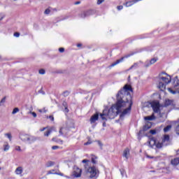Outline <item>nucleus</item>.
I'll use <instances>...</instances> for the list:
<instances>
[{
	"label": "nucleus",
	"instance_id": "obj_1",
	"mask_svg": "<svg viewBox=\"0 0 179 179\" xmlns=\"http://www.w3.org/2000/svg\"><path fill=\"white\" fill-rule=\"evenodd\" d=\"M129 92H132V87L128 85H124L123 89L118 92L116 104L113 105L108 110H103L100 114L102 121L114 120L120 113V120H124L131 113L134 103Z\"/></svg>",
	"mask_w": 179,
	"mask_h": 179
},
{
	"label": "nucleus",
	"instance_id": "obj_2",
	"mask_svg": "<svg viewBox=\"0 0 179 179\" xmlns=\"http://www.w3.org/2000/svg\"><path fill=\"white\" fill-rule=\"evenodd\" d=\"M20 139L24 143L31 145L32 143H34V142L37 141L38 138L27 134H20Z\"/></svg>",
	"mask_w": 179,
	"mask_h": 179
},
{
	"label": "nucleus",
	"instance_id": "obj_3",
	"mask_svg": "<svg viewBox=\"0 0 179 179\" xmlns=\"http://www.w3.org/2000/svg\"><path fill=\"white\" fill-rule=\"evenodd\" d=\"M171 82V77L170 76H167L166 77L159 76V83L158 85V87L162 92H164L166 90V85H169Z\"/></svg>",
	"mask_w": 179,
	"mask_h": 179
},
{
	"label": "nucleus",
	"instance_id": "obj_4",
	"mask_svg": "<svg viewBox=\"0 0 179 179\" xmlns=\"http://www.w3.org/2000/svg\"><path fill=\"white\" fill-rule=\"evenodd\" d=\"M86 172L90 178H97L99 177V174H100V172L99 171V169L96 168V166H90L89 168H86Z\"/></svg>",
	"mask_w": 179,
	"mask_h": 179
},
{
	"label": "nucleus",
	"instance_id": "obj_5",
	"mask_svg": "<svg viewBox=\"0 0 179 179\" xmlns=\"http://www.w3.org/2000/svg\"><path fill=\"white\" fill-rule=\"evenodd\" d=\"M150 106L152 108L154 113H160V103L159 101H154L150 103Z\"/></svg>",
	"mask_w": 179,
	"mask_h": 179
},
{
	"label": "nucleus",
	"instance_id": "obj_6",
	"mask_svg": "<svg viewBox=\"0 0 179 179\" xmlns=\"http://www.w3.org/2000/svg\"><path fill=\"white\" fill-rule=\"evenodd\" d=\"M135 54V52H131L129 55H127L126 56L122 57L120 59H117L116 62H113L111 65H110V68H113V66H115V65H118V64H120V62H122V61H124V58H129V57H132V55H134Z\"/></svg>",
	"mask_w": 179,
	"mask_h": 179
},
{
	"label": "nucleus",
	"instance_id": "obj_7",
	"mask_svg": "<svg viewBox=\"0 0 179 179\" xmlns=\"http://www.w3.org/2000/svg\"><path fill=\"white\" fill-rule=\"evenodd\" d=\"M94 13V10H93L84 11L80 14V17H82L83 19H85V17H89V16H91V15H93Z\"/></svg>",
	"mask_w": 179,
	"mask_h": 179
},
{
	"label": "nucleus",
	"instance_id": "obj_8",
	"mask_svg": "<svg viewBox=\"0 0 179 179\" xmlns=\"http://www.w3.org/2000/svg\"><path fill=\"white\" fill-rule=\"evenodd\" d=\"M73 175V177H76V178L80 177L82 176V169L78 167H74Z\"/></svg>",
	"mask_w": 179,
	"mask_h": 179
},
{
	"label": "nucleus",
	"instance_id": "obj_9",
	"mask_svg": "<svg viewBox=\"0 0 179 179\" xmlns=\"http://www.w3.org/2000/svg\"><path fill=\"white\" fill-rule=\"evenodd\" d=\"M139 1L142 0H130L129 1L126 2L124 5L127 8H129V6H132V5H135L136 2H139Z\"/></svg>",
	"mask_w": 179,
	"mask_h": 179
},
{
	"label": "nucleus",
	"instance_id": "obj_10",
	"mask_svg": "<svg viewBox=\"0 0 179 179\" xmlns=\"http://www.w3.org/2000/svg\"><path fill=\"white\" fill-rule=\"evenodd\" d=\"M156 143H157V141H156V138L155 137H151L149 141V145L151 148H153V146H156Z\"/></svg>",
	"mask_w": 179,
	"mask_h": 179
},
{
	"label": "nucleus",
	"instance_id": "obj_11",
	"mask_svg": "<svg viewBox=\"0 0 179 179\" xmlns=\"http://www.w3.org/2000/svg\"><path fill=\"white\" fill-rule=\"evenodd\" d=\"M97 120H99V113H96L91 117L90 118L91 124H94V122H96Z\"/></svg>",
	"mask_w": 179,
	"mask_h": 179
},
{
	"label": "nucleus",
	"instance_id": "obj_12",
	"mask_svg": "<svg viewBox=\"0 0 179 179\" xmlns=\"http://www.w3.org/2000/svg\"><path fill=\"white\" fill-rule=\"evenodd\" d=\"M123 157H125L127 159L129 157V149L126 148L123 152Z\"/></svg>",
	"mask_w": 179,
	"mask_h": 179
},
{
	"label": "nucleus",
	"instance_id": "obj_13",
	"mask_svg": "<svg viewBox=\"0 0 179 179\" xmlns=\"http://www.w3.org/2000/svg\"><path fill=\"white\" fill-rule=\"evenodd\" d=\"M179 164V158H174L171 160V165L172 166H178Z\"/></svg>",
	"mask_w": 179,
	"mask_h": 179
},
{
	"label": "nucleus",
	"instance_id": "obj_14",
	"mask_svg": "<svg viewBox=\"0 0 179 179\" xmlns=\"http://www.w3.org/2000/svg\"><path fill=\"white\" fill-rule=\"evenodd\" d=\"M22 173H23V168L22 166H19L15 169V174L17 176L22 174Z\"/></svg>",
	"mask_w": 179,
	"mask_h": 179
},
{
	"label": "nucleus",
	"instance_id": "obj_15",
	"mask_svg": "<svg viewBox=\"0 0 179 179\" xmlns=\"http://www.w3.org/2000/svg\"><path fill=\"white\" fill-rule=\"evenodd\" d=\"M49 174H58L59 176H64V174L62 173H58L55 172V169H52L50 171H48L47 175L49 176Z\"/></svg>",
	"mask_w": 179,
	"mask_h": 179
},
{
	"label": "nucleus",
	"instance_id": "obj_16",
	"mask_svg": "<svg viewBox=\"0 0 179 179\" xmlns=\"http://www.w3.org/2000/svg\"><path fill=\"white\" fill-rule=\"evenodd\" d=\"M173 104V101L170 99H166L164 103L165 107H169V106H171Z\"/></svg>",
	"mask_w": 179,
	"mask_h": 179
},
{
	"label": "nucleus",
	"instance_id": "obj_17",
	"mask_svg": "<svg viewBox=\"0 0 179 179\" xmlns=\"http://www.w3.org/2000/svg\"><path fill=\"white\" fill-rule=\"evenodd\" d=\"M52 141L53 142H56L57 143H59V145H62L64 143V141L61 139H57L56 138H52Z\"/></svg>",
	"mask_w": 179,
	"mask_h": 179
},
{
	"label": "nucleus",
	"instance_id": "obj_18",
	"mask_svg": "<svg viewBox=\"0 0 179 179\" xmlns=\"http://www.w3.org/2000/svg\"><path fill=\"white\" fill-rule=\"evenodd\" d=\"M91 160H92V163H93V164H97V157L92 155Z\"/></svg>",
	"mask_w": 179,
	"mask_h": 179
},
{
	"label": "nucleus",
	"instance_id": "obj_19",
	"mask_svg": "<svg viewBox=\"0 0 179 179\" xmlns=\"http://www.w3.org/2000/svg\"><path fill=\"white\" fill-rule=\"evenodd\" d=\"M55 164V163L54 162L49 161L46 163L45 167H52V166H54Z\"/></svg>",
	"mask_w": 179,
	"mask_h": 179
},
{
	"label": "nucleus",
	"instance_id": "obj_20",
	"mask_svg": "<svg viewBox=\"0 0 179 179\" xmlns=\"http://www.w3.org/2000/svg\"><path fill=\"white\" fill-rule=\"evenodd\" d=\"M144 119L145 121H152V120H155V115L147 116Z\"/></svg>",
	"mask_w": 179,
	"mask_h": 179
},
{
	"label": "nucleus",
	"instance_id": "obj_21",
	"mask_svg": "<svg viewBox=\"0 0 179 179\" xmlns=\"http://www.w3.org/2000/svg\"><path fill=\"white\" fill-rule=\"evenodd\" d=\"M170 141V136L164 135V138L162 139V142H169Z\"/></svg>",
	"mask_w": 179,
	"mask_h": 179
},
{
	"label": "nucleus",
	"instance_id": "obj_22",
	"mask_svg": "<svg viewBox=\"0 0 179 179\" xmlns=\"http://www.w3.org/2000/svg\"><path fill=\"white\" fill-rule=\"evenodd\" d=\"M9 148H10L9 144L8 143H6L3 145V150H4V152H8V150H9Z\"/></svg>",
	"mask_w": 179,
	"mask_h": 179
},
{
	"label": "nucleus",
	"instance_id": "obj_23",
	"mask_svg": "<svg viewBox=\"0 0 179 179\" xmlns=\"http://www.w3.org/2000/svg\"><path fill=\"white\" fill-rule=\"evenodd\" d=\"M171 128H172L171 124H169V125L166 126V127H164V131L169 132V131H170L171 129Z\"/></svg>",
	"mask_w": 179,
	"mask_h": 179
},
{
	"label": "nucleus",
	"instance_id": "obj_24",
	"mask_svg": "<svg viewBox=\"0 0 179 179\" xmlns=\"http://www.w3.org/2000/svg\"><path fill=\"white\" fill-rule=\"evenodd\" d=\"M156 148H157L158 149H160L162 148H163V143H160V142H157L155 144Z\"/></svg>",
	"mask_w": 179,
	"mask_h": 179
},
{
	"label": "nucleus",
	"instance_id": "obj_25",
	"mask_svg": "<svg viewBox=\"0 0 179 179\" xmlns=\"http://www.w3.org/2000/svg\"><path fill=\"white\" fill-rule=\"evenodd\" d=\"M51 132H52L51 129L48 130L44 133V136H50V135H51Z\"/></svg>",
	"mask_w": 179,
	"mask_h": 179
},
{
	"label": "nucleus",
	"instance_id": "obj_26",
	"mask_svg": "<svg viewBox=\"0 0 179 179\" xmlns=\"http://www.w3.org/2000/svg\"><path fill=\"white\" fill-rule=\"evenodd\" d=\"M155 62H157V59L153 58L150 61V64L153 65V64H155Z\"/></svg>",
	"mask_w": 179,
	"mask_h": 179
},
{
	"label": "nucleus",
	"instance_id": "obj_27",
	"mask_svg": "<svg viewBox=\"0 0 179 179\" xmlns=\"http://www.w3.org/2000/svg\"><path fill=\"white\" fill-rule=\"evenodd\" d=\"M28 114H31L34 117V118H36L37 117V113H36L35 112L29 111L28 112Z\"/></svg>",
	"mask_w": 179,
	"mask_h": 179
},
{
	"label": "nucleus",
	"instance_id": "obj_28",
	"mask_svg": "<svg viewBox=\"0 0 179 179\" xmlns=\"http://www.w3.org/2000/svg\"><path fill=\"white\" fill-rule=\"evenodd\" d=\"M5 136H7V138H9V141H12V134H10V133L6 134Z\"/></svg>",
	"mask_w": 179,
	"mask_h": 179
},
{
	"label": "nucleus",
	"instance_id": "obj_29",
	"mask_svg": "<svg viewBox=\"0 0 179 179\" xmlns=\"http://www.w3.org/2000/svg\"><path fill=\"white\" fill-rule=\"evenodd\" d=\"M134 68H138V63H134V64L129 69V70L134 69Z\"/></svg>",
	"mask_w": 179,
	"mask_h": 179
},
{
	"label": "nucleus",
	"instance_id": "obj_30",
	"mask_svg": "<svg viewBox=\"0 0 179 179\" xmlns=\"http://www.w3.org/2000/svg\"><path fill=\"white\" fill-rule=\"evenodd\" d=\"M40 75H45V70L41 69L39 70Z\"/></svg>",
	"mask_w": 179,
	"mask_h": 179
},
{
	"label": "nucleus",
	"instance_id": "obj_31",
	"mask_svg": "<svg viewBox=\"0 0 179 179\" xmlns=\"http://www.w3.org/2000/svg\"><path fill=\"white\" fill-rule=\"evenodd\" d=\"M69 91H65L64 92L63 95L64 97H68V96H69Z\"/></svg>",
	"mask_w": 179,
	"mask_h": 179
},
{
	"label": "nucleus",
	"instance_id": "obj_32",
	"mask_svg": "<svg viewBox=\"0 0 179 179\" xmlns=\"http://www.w3.org/2000/svg\"><path fill=\"white\" fill-rule=\"evenodd\" d=\"M5 101H6V97H3L1 101H0V106H2V104H3V103H5Z\"/></svg>",
	"mask_w": 179,
	"mask_h": 179
},
{
	"label": "nucleus",
	"instance_id": "obj_33",
	"mask_svg": "<svg viewBox=\"0 0 179 179\" xmlns=\"http://www.w3.org/2000/svg\"><path fill=\"white\" fill-rule=\"evenodd\" d=\"M16 113H19V109L17 108L13 109L12 114H16Z\"/></svg>",
	"mask_w": 179,
	"mask_h": 179
},
{
	"label": "nucleus",
	"instance_id": "obj_34",
	"mask_svg": "<svg viewBox=\"0 0 179 179\" xmlns=\"http://www.w3.org/2000/svg\"><path fill=\"white\" fill-rule=\"evenodd\" d=\"M52 150H57V149H59V146L57 145H53L52 147Z\"/></svg>",
	"mask_w": 179,
	"mask_h": 179
},
{
	"label": "nucleus",
	"instance_id": "obj_35",
	"mask_svg": "<svg viewBox=\"0 0 179 179\" xmlns=\"http://www.w3.org/2000/svg\"><path fill=\"white\" fill-rule=\"evenodd\" d=\"M104 1L106 0H97V5H101V3H103V2H104Z\"/></svg>",
	"mask_w": 179,
	"mask_h": 179
},
{
	"label": "nucleus",
	"instance_id": "obj_36",
	"mask_svg": "<svg viewBox=\"0 0 179 179\" xmlns=\"http://www.w3.org/2000/svg\"><path fill=\"white\" fill-rule=\"evenodd\" d=\"M15 150H17V152H22V149H20V146L17 145L15 147Z\"/></svg>",
	"mask_w": 179,
	"mask_h": 179
},
{
	"label": "nucleus",
	"instance_id": "obj_37",
	"mask_svg": "<svg viewBox=\"0 0 179 179\" xmlns=\"http://www.w3.org/2000/svg\"><path fill=\"white\" fill-rule=\"evenodd\" d=\"M51 11L50 10V9H46L44 12L45 15H50V13Z\"/></svg>",
	"mask_w": 179,
	"mask_h": 179
},
{
	"label": "nucleus",
	"instance_id": "obj_38",
	"mask_svg": "<svg viewBox=\"0 0 179 179\" xmlns=\"http://www.w3.org/2000/svg\"><path fill=\"white\" fill-rule=\"evenodd\" d=\"M150 134H151V135H156V130H150Z\"/></svg>",
	"mask_w": 179,
	"mask_h": 179
},
{
	"label": "nucleus",
	"instance_id": "obj_39",
	"mask_svg": "<svg viewBox=\"0 0 179 179\" xmlns=\"http://www.w3.org/2000/svg\"><path fill=\"white\" fill-rule=\"evenodd\" d=\"M20 34L19 32L14 33V37H20Z\"/></svg>",
	"mask_w": 179,
	"mask_h": 179
},
{
	"label": "nucleus",
	"instance_id": "obj_40",
	"mask_svg": "<svg viewBox=\"0 0 179 179\" xmlns=\"http://www.w3.org/2000/svg\"><path fill=\"white\" fill-rule=\"evenodd\" d=\"M62 129H64V128H63V127H61L60 129H59V134L60 135H64V132H62Z\"/></svg>",
	"mask_w": 179,
	"mask_h": 179
},
{
	"label": "nucleus",
	"instance_id": "obj_41",
	"mask_svg": "<svg viewBox=\"0 0 179 179\" xmlns=\"http://www.w3.org/2000/svg\"><path fill=\"white\" fill-rule=\"evenodd\" d=\"M120 173L122 177H124V175L125 174V171L124 169H120Z\"/></svg>",
	"mask_w": 179,
	"mask_h": 179
},
{
	"label": "nucleus",
	"instance_id": "obj_42",
	"mask_svg": "<svg viewBox=\"0 0 179 179\" xmlns=\"http://www.w3.org/2000/svg\"><path fill=\"white\" fill-rule=\"evenodd\" d=\"M123 6H118L117 7V10H122V9H123Z\"/></svg>",
	"mask_w": 179,
	"mask_h": 179
},
{
	"label": "nucleus",
	"instance_id": "obj_43",
	"mask_svg": "<svg viewBox=\"0 0 179 179\" xmlns=\"http://www.w3.org/2000/svg\"><path fill=\"white\" fill-rule=\"evenodd\" d=\"M84 145H85V146H87V145H92V141H87V143H85Z\"/></svg>",
	"mask_w": 179,
	"mask_h": 179
},
{
	"label": "nucleus",
	"instance_id": "obj_44",
	"mask_svg": "<svg viewBox=\"0 0 179 179\" xmlns=\"http://www.w3.org/2000/svg\"><path fill=\"white\" fill-rule=\"evenodd\" d=\"M59 52H64L65 51V49L64 48H59Z\"/></svg>",
	"mask_w": 179,
	"mask_h": 179
},
{
	"label": "nucleus",
	"instance_id": "obj_45",
	"mask_svg": "<svg viewBox=\"0 0 179 179\" xmlns=\"http://www.w3.org/2000/svg\"><path fill=\"white\" fill-rule=\"evenodd\" d=\"M64 111L65 113H69V109H68V106H65Z\"/></svg>",
	"mask_w": 179,
	"mask_h": 179
},
{
	"label": "nucleus",
	"instance_id": "obj_46",
	"mask_svg": "<svg viewBox=\"0 0 179 179\" xmlns=\"http://www.w3.org/2000/svg\"><path fill=\"white\" fill-rule=\"evenodd\" d=\"M89 162H90V161H89V160H87V159H83V160L82 161V163L86 164V163H89Z\"/></svg>",
	"mask_w": 179,
	"mask_h": 179
},
{
	"label": "nucleus",
	"instance_id": "obj_47",
	"mask_svg": "<svg viewBox=\"0 0 179 179\" xmlns=\"http://www.w3.org/2000/svg\"><path fill=\"white\" fill-rule=\"evenodd\" d=\"M5 17V15L3 14H0V20H2Z\"/></svg>",
	"mask_w": 179,
	"mask_h": 179
},
{
	"label": "nucleus",
	"instance_id": "obj_48",
	"mask_svg": "<svg viewBox=\"0 0 179 179\" xmlns=\"http://www.w3.org/2000/svg\"><path fill=\"white\" fill-rule=\"evenodd\" d=\"M49 118H50V120L51 121H54V116L50 115V116H49Z\"/></svg>",
	"mask_w": 179,
	"mask_h": 179
},
{
	"label": "nucleus",
	"instance_id": "obj_49",
	"mask_svg": "<svg viewBox=\"0 0 179 179\" xmlns=\"http://www.w3.org/2000/svg\"><path fill=\"white\" fill-rule=\"evenodd\" d=\"M166 170L168 171L167 173H171V169H170V167H167Z\"/></svg>",
	"mask_w": 179,
	"mask_h": 179
},
{
	"label": "nucleus",
	"instance_id": "obj_50",
	"mask_svg": "<svg viewBox=\"0 0 179 179\" xmlns=\"http://www.w3.org/2000/svg\"><path fill=\"white\" fill-rule=\"evenodd\" d=\"M45 129H47V127H43V129H41L40 131H41V132H43V131H45Z\"/></svg>",
	"mask_w": 179,
	"mask_h": 179
},
{
	"label": "nucleus",
	"instance_id": "obj_51",
	"mask_svg": "<svg viewBox=\"0 0 179 179\" xmlns=\"http://www.w3.org/2000/svg\"><path fill=\"white\" fill-rule=\"evenodd\" d=\"M63 106H64V108H65V107H68V106H66V102H64V103H63Z\"/></svg>",
	"mask_w": 179,
	"mask_h": 179
},
{
	"label": "nucleus",
	"instance_id": "obj_52",
	"mask_svg": "<svg viewBox=\"0 0 179 179\" xmlns=\"http://www.w3.org/2000/svg\"><path fill=\"white\" fill-rule=\"evenodd\" d=\"M98 145H99V146H103V144H102L101 142H100V141H98Z\"/></svg>",
	"mask_w": 179,
	"mask_h": 179
},
{
	"label": "nucleus",
	"instance_id": "obj_53",
	"mask_svg": "<svg viewBox=\"0 0 179 179\" xmlns=\"http://www.w3.org/2000/svg\"><path fill=\"white\" fill-rule=\"evenodd\" d=\"M150 66V63L149 64V63H147L146 64H145V67L146 68H148V66Z\"/></svg>",
	"mask_w": 179,
	"mask_h": 179
},
{
	"label": "nucleus",
	"instance_id": "obj_54",
	"mask_svg": "<svg viewBox=\"0 0 179 179\" xmlns=\"http://www.w3.org/2000/svg\"><path fill=\"white\" fill-rule=\"evenodd\" d=\"M79 4H80V1H76V2L75 3V5H79Z\"/></svg>",
	"mask_w": 179,
	"mask_h": 179
},
{
	"label": "nucleus",
	"instance_id": "obj_55",
	"mask_svg": "<svg viewBox=\"0 0 179 179\" xmlns=\"http://www.w3.org/2000/svg\"><path fill=\"white\" fill-rule=\"evenodd\" d=\"M77 47H82V44L80 43L77 44Z\"/></svg>",
	"mask_w": 179,
	"mask_h": 179
},
{
	"label": "nucleus",
	"instance_id": "obj_56",
	"mask_svg": "<svg viewBox=\"0 0 179 179\" xmlns=\"http://www.w3.org/2000/svg\"><path fill=\"white\" fill-rule=\"evenodd\" d=\"M103 127H106V121H103Z\"/></svg>",
	"mask_w": 179,
	"mask_h": 179
},
{
	"label": "nucleus",
	"instance_id": "obj_57",
	"mask_svg": "<svg viewBox=\"0 0 179 179\" xmlns=\"http://www.w3.org/2000/svg\"><path fill=\"white\" fill-rule=\"evenodd\" d=\"M43 113H47V110H45V109H43Z\"/></svg>",
	"mask_w": 179,
	"mask_h": 179
},
{
	"label": "nucleus",
	"instance_id": "obj_58",
	"mask_svg": "<svg viewBox=\"0 0 179 179\" xmlns=\"http://www.w3.org/2000/svg\"><path fill=\"white\" fill-rule=\"evenodd\" d=\"M38 111H39V113H43V110H41V109H39Z\"/></svg>",
	"mask_w": 179,
	"mask_h": 179
},
{
	"label": "nucleus",
	"instance_id": "obj_59",
	"mask_svg": "<svg viewBox=\"0 0 179 179\" xmlns=\"http://www.w3.org/2000/svg\"><path fill=\"white\" fill-rule=\"evenodd\" d=\"M147 157H148V158H150V156H149V155H147Z\"/></svg>",
	"mask_w": 179,
	"mask_h": 179
},
{
	"label": "nucleus",
	"instance_id": "obj_60",
	"mask_svg": "<svg viewBox=\"0 0 179 179\" xmlns=\"http://www.w3.org/2000/svg\"><path fill=\"white\" fill-rule=\"evenodd\" d=\"M177 152H178V153H179V149L178 150V151H177Z\"/></svg>",
	"mask_w": 179,
	"mask_h": 179
},
{
	"label": "nucleus",
	"instance_id": "obj_61",
	"mask_svg": "<svg viewBox=\"0 0 179 179\" xmlns=\"http://www.w3.org/2000/svg\"><path fill=\"white\" fill-rule=\"evenodd\" d=\"M13 1H17V0H13Z\"/></svg>",
	"mask_w": 179,
	"mask_h": 179
},
{
	"label": "nucleus",
	"instance_id": "obj_62",
	"mask_svg": "<svg viewBox=\"0 0 179 179\" xmlns=\"http://www.w3.org/2000/svg\"><path fill=\"white\" fill-rule=\"evenodd\" d=\"M0 59H1V56H0Z\"/></svg>",
	"mask_w": 179,
	"mask_h": 179
}]
</instances>
